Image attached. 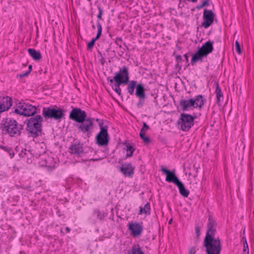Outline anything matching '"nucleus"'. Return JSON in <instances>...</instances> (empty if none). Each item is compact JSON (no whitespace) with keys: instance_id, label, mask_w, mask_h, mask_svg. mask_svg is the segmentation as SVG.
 I'll use <instances>...</instances> for the list:
<instances>
[{"instance_id":"obj_1","label":"nucleus","mask_w":254,"mask_h":254,"mask_svg":"<svg viewBox=\"0 0 254 254\" xmlns=\"http://www.w3.org/2000/svg\"><path fill=\"white\" fill-rule=\"evenodd\" d=\"M23 129V125L19 124L10 117L2 118L0 123V130L2 135H8L10 137L20 136Z\"/></svg>"},{"instance_id":"obj_2","label":"nucleus","mask_w":254,"mask_h":254,"mask_svg":"<svg viewBox=\"0 0 254 254\" xmlns=\"http://www.w3.org/2000/svg\"><path fill=\"white\" fill-rule=\"evenodd\" d=\"M26 130L28 132L29 136L36 138L42 135V123L43 119L41 115H36L26 120Z\"/></svg>"},{"instance_id":"obj_3","label":"nucleus","mask_w":254,"mask_h":254,"mask_svg":"<svg viewBox=\"0 0 254 254\" xmlns=\"http://www.w3.org/2000/svg\"><path fill=\"white\" fill-rule=\"evenodd\" d=\"M214 42L208 40L204 43L202 46L192 55L191 59V64L193 65L197 61L202 62L204 58H206L208 55L213 51Z\"/></svg>"},{"instance_id":"obj_4","label":"nucleus","mask_w":254,"mask_h":254,"mask_svg":"<svg viewBox=\"0 0 254 254\" xmlns=\"http://www.w3.org/2000/svg\"><path fill=\"white\" fill-rule=\"evenodd\" d=\"M203 246L206 249V254H220L222 246L218 237L204 238Z\"/></svg>"},{"instance_id":"obj_5","label":"nucleus","mask_w":254,"mask_h":254,"mask_svg":"<svg viewBox=\"0 0 254 254\" xmlns=\"http://www.w3.org/2000/svg\"><path fill=\"white\" fill-rule=\"evenodd\" d=\"M195 118V116L193 117L190 114L186 113L181 114L180 118L177 122L179 127L183 131H189L194 125V120Z\"/></svg>"},{"instance_id":"obj_6","label":"nucleus","mask_w":254,"mask_h":254,"mask_svg":"<svg viewBox=\"0 0 254 254\" xmlns=\"http://www.w3.org/2000/svg\"><path fill=\"white\" fill-rule=\"evenodd\" d=\"M43 116L45 119H54L61 121L64 118V114L61 108L45 107L43 109Z\"/></svg>"},{"instance_id":"obj_7","label":"nucleus","mask_w":254,"mask_h":254,"mask_svg":"<svg viewBox=\"0 0 254 254\" xmlns=\"http://www.w3.org/2000/svg\"><path fill=\"white\" fill-rule=\"evenodd\" d=\"M36 110L37 108L35 106L24 103L23 104L20 103L17 108L14 110V113L25 117H32L35 116Z\"/></svg>"},{"instance_id":"obj_8","label":"nucleus","mask_w":254,"mask_h":254,"mask_svg":"<svg viewBox=\"0 0 254 254\" xmlns=\"http://www.w3.org/2000/svg\"><path fill=\"white\" fill-rule=\"evenodd\" d=\"M108 81L111 83H113L114 80H117V82L121 81L126 85L129 81V72L128 68L126 66H124L121 68L119 71L116 73L113 78L108 77Z\"/></svg>"},{"instance_id":"obj_9","label":"nucleus","mask_w":254,"mask_h":254,"mask_svg":"<svg viewBox=\"0 0 254 254\" xmlns=\"http://www.w3.org/2000/svg\"><path fill=\"white\" fill-rule=\"evenodd\" d=\"M79 124L76 125L78 129L83 133H87V136H89L93 128V119L86 117L84 121Z\"/></svg>"},{"instance_id":"obj_10","label":"nucleus","mask_w":254,"mask_h":254,"mask_svg":"<svg viewBox=\"0 0 254 254\" xmlns=\"http://www.w3.org/2000/svg\"><path fill=\"white\" fill-rule=\"evenodd\" d=\"M86 117V112L78 108H73L69 115L70 120L78 123L84 121Z\"/></svg>"},{"instance_id":"obj_11","label":"nucleus","mask_w":254,"mask_h":254,"mask_svg":"<svg viewBox=\"0 0 254 254\" xmlns=\"http://www.w3.org/2000/svg\"><path fill=\"white\" fill-rule=\"evenodd\" d=\"M96 143L99 146H107L110 140V137L107 128H101L95 137Z\"/></svg>"},{"instance_id":"obj_12","label":"nucleus","mask_w":254,"mask_h":254,"mask_svg":"<svg viewBox=\"0 0 254 254\" xmlns=\"http://www.w3.org/2000/svg\"><path fill=\"white\" fill-rule=\"evenodd\" d=\"M216 222L211 216H209L207 224V231L204 238H215L216 233Z\"/></svg>"},{"instance_id":"obj_13","label":"nucleus","mask_w":254,"mask_h":254,"mask_svg":"<svg viewBox=\"0 0 254 254\" xmlns=\"http://www.w3.org/2000/svg\"><path fill=\"white\" fill-rule=\"evenodd\" d=\"M128 229L130 231L131 235L133 237H138L142 233L143 227V223L136 222H131L127 225Z\"/></svg>"},{"instance_id":"obj_14","label":"nucleus","mask_w":254,"mask_h":254,"mask_svg":"<svg viewBox=\"0 0 254 254\" xmlns=\"http://www.w3.org/2000/svg\"><path fill=\"white\" fill-rule=\"evenodd\" d=\"M215 15L211 10L205 9L203 13V22L201 26L205 28H208L213 22Z\"/></svg>"},{"instance_id":"obj_15","label":"nucleus","mask_w":254,"mask_h":254,"mask_svg":"<svg viewBox=\"0 0 254 254\" xmlns=\"http://www.w3.org/2000/svg\"><path fill=\"white\" fill-rule=\"evenodd\" d=\"M161 170L166 175V181L169 183H173L175 185L180 181L178 177L176 175L175 170H169L163 166L161 167Z\"/></svg>"},{"instance_id":"obj_16","label":"nucleus","mask_w":254,"mask_h":254,"mask_svg":"<svg viewBox=\"0 0 254 254\" xmlns=\"http://www.w3.org/2000/svg\"><path fill=\"white\" fill-rule=\"evenodd\" d=\"M180 106L183 111L193 110L195 108L196 104L193 100V98L190 99H182L179 101Z\"/></svg>"},{"instance_id":"obj_17","label":"nucleus","mask_w":254,"mask_h":254,"mask_svg":"<svg viewBox=\"0 0 254 254\" xmlns=\"http://www.w3.org/2000/svg\"><path fill=\"white\" fill-rule=\"evenodd\" d=\"M134 167L130 163L122 164L120 171L125 177L131 178L134 174Z\"/></svg>"},{"instance_id":"obj_18","label":"nucleus","mask_w":254,"mask_h":254,"mask_svg":"<svg viewBox=\"0 0 254 254\" xmlns=\"http://www.w3.org/2000/svg\"><path fill=\"white\" fill-rule=\"evenodd\" d=\"M69 150L71 154L79 157H80L84 153L83 144L80 143H75L71 144L69 147Z\"/></svg>"},{"instance_id":"obj_19","label":"nucleus","mask_w":254,"mask_h":254,"mask_svg":"<svg viewBox=\"0 0 254 254\" xmlns=\"http://www.w3.org/2000/svg\"><path fill=\"white\" fill-rule=\"evenodd\" d=\"M145 89L142 83H138L136 87L135 96L138 98H146Z\"/></svg>"},{"instance_id":"obj_20","label":"nucleus","mask_w":254,"mask_h":254,"mask_svg":"<svg viewBox=\"0 0 254 254\" xmlns=\"http://www.w3.org/2000/svg\"><path fill=\"white\" fill-rule=\"evenodd\" d=\"M28 52L34 61H38L42 59L41 53L35 49H28Z\"/></svg>"},{"instance_id":"obj_21","label":"nucleus","mask_w":254,"mask_h":254,"mask_svg":"<svg viewBox=\"0 0 254 254\" xmlns=\"http://www.w3.org/2000/svg\"><path fill=\"white\" fill-rule=\"evenodd\" d=\"M179 190L180 193L184 197H187L188 196L190 191L186 189L185 187L184 184L180 181L178 184L176 185Z\"/></svg>"},{"instance_id":"obj_22","label":"nucleus","mask_w":254,"mask_h":254,"mask_svg":"<svg viewBox=\"0 0 254 254\" xmlns=\"http://www.w3.org/2000/svg\"><path fill=\"white\" fill-rule=\"evenodd\" d=\"M127 254H144L141 248L138 244L132 246L130 250L127 251Z\"/></svg>"},{"instance_id":"obj_23","label":"nucleus","mask_w":254,"mask_h":254,"mask_svg":"<svg viewBox=\"0 0 254 254\" xmlns=\"http://www.w3.org/2000/svg\"><path fill=\"white\" fill-rule=\"evenodd\" d=\"M195 103V108H199V109H201L203 106L204 104L205 100L203 99V96L201 95H198L195 97V98L193 99Z\"/></svg>"},{"instance_id":"obj_24","label":"nucleus","mask_w":254,"mask_h":254,"mask_svg":"<svg viewBox=\"0 0 254 254\" xmlns=\"http://www.w3.org/2000/svg\"><path fill=\"white\" fill-rule=\"evenodd\" d=\"M216 89L215 92L216 94L217 103H220V101L223 99V95L218 82H215Z\"/></svg>"},{"instance_id":"obj_25","label":"nucleus","mask_w":254,"mask_h":254,"mask_svg":"<svg viewBox=\"0 0 254 254\" xmlns=\"http://www.w3.org/2000/svg\"><path fill=\"white\" fill-rule=\"evenodd\" d=\"M127 84V90L130 95H133L135 87L137 86V81L135 80H130Z\"/></svg>"},{"instance_id":"obj_26","label":"nucleus","mask_w":254,"mask_h":254,"mask_svg":"<svg viewBox=\"0 0 254 254\" xmlns=\"http://www.w3.org/2000/svg\"><path fill=\"white\" fill-rule=\"evenodd\" d=\"M139 209L138 214H142V213H144L146 215L150 214V205L149 202H147L144 205V207L140 206Z\"/></svg>"},{"instance_id":"obj_27","label":"nucleus","mask_w":254,"mask_h":254,"mask_svg":"<svg viewBox=\"0 0 254 254\" xmlns=\"http://www.w3.org/2000/svg\"><path fill=\"white\" fill-rule=\"evenodd\" d=\"M135 148L132 146L128 144L126 146V151L127 152L126 157H130L132 155L133 152L134 151Z\"/></svg>"},{"instance_id":"obj_28","label":"nucleus","mask_w":254,"mask_h":254,"mask_svg":"<svg viewBox=\"0 0 254 254\" xmlns=\"http://www.w3.org/2000/svg\"><path fill=\"white\" fill-rule=\"evenodd\" d=\"M0 148L7 152L11 158L14 155V152L13 151L11 147L3 145H0Z\"/></svg>"},{"instance_id":"obj_29","label":"nucleus","mask_w":254,"mask_h":254,"mask_svg":"<svg viewBox=\"0 0 254 254\" xmlns=\"http://www.w3.org/2000/svg\"><path fill=\"white\" fill-rule=\"evenodd\" d=\"M210 1V0H204L201 4L196 5V8L197 9H200L204 6L209 5Z\"/></svg>"},{"instance_id":"obj_30","label":"nucleus","mask_w":254,"mask_h":254,"mask_svg":"<svg viewBox=\"0 0 254 254\" xmlns=\"http://www.w3.org/2000/svg\"><path fill=\"white\" fill-rule=\"evenodd\" d=\"M139 98V101L137 102V103L136 104V106L138 108H140L143 106V105L144 103V100H145V98Z\"/></svg>"},{"instance_id":"obj_31","label":"nucleus","mask_w":254,"mask_h":254,"mask_svg":"<svg viewBox=\"0 0 254 254\" xmlns=\"http://www.w3.org/2000/svg\"><path fill=\"white\" fill-rule=\"evenodd\" d=\"M96 121L98 123V126L100 127V130L101 129L102 127L104 128H107V130H108L107 126H103L104 123H103V120H101L100 119H97Z\"/></svg>"},{"instance_id":"obj_32","label":"nucleus","mask_w":254,"mask_h":254,"mask_svg":"<svg viewBox=\"0 0 254 254\" xmlns=\"http://www.w3.org/2000/svg\"><path fill=\"white\" fill-rule=\"evenodd\" d=\"M235 49L236 52L239 54H241V46L239 42L238 41H236L235 42Z\"/></svg>"},{"instance_id":"obj_33","label":"nucleus","mask_w":254,"mask_h":254,"mask_svg":"<svg viewBox=\"0 0 254 254\" xmlns=\"http://www.w3.org/2000/svg\"><path fill=\"white\" fill-rule=\"evenodd\" d=\"M97 34L101 35L102 28L100 22L99 21L97 22Z\"/></svg>"},{"instance_id":"obj_34","label":"nucleus","mask_w":254,"mask_h":254,"mask_svg":"<svg viewBox=\"0 0 254 254\" xmlns=\"http://www.w3.org/2000/svg\"><path fill=\"white\" fill-rule=\"evenodd\" d=\"M98 9L99 10V13H98V14L97 15V18H98V21H99V20L102 19V14H103V9L99 6H98Z\"/></svg>"},{"instance_id":"obj_35","label":"nucleus","mask_w":254,"mask_h":254,"mask_svg":"<svg viewBox=\"0 0 254 254\" xmlns=\"http://www.w3.org/2000/svg\"><path fill=\"white\" fill-rule=\"evenodd\" d=\"M149 126L146 124V123L143 122V127L141 129L140 131L141 132H145L146 131L149 129Z\"/></svg>"},{"instance_id":"obj_36","label":"nucleus","mask_w":254,"mask_h":254,"mask_svg":"<svg viewBox=\"0 0 254 254\" xmlns=\"http://www.w3.org/2000/svg\"><path fill=\"white\" fill-rule=\"evenodd\" d=\"M243 252L244 253H247L249 254V248H248V245L247 243V242H246V243H244V244H243Z\"/></svg>"},{"instance_id":"obj_37","label":"nucleus","mask_w":254,"mask_h":254,"mask_svg":"<svg viewBox=\"0 0 254 254\" xmlns=\"http://www.w3.org/2000/svg\"><path fill=\"white\" fill-rule=\"evenodd\" d=\"M95 42L92 39L87 44V49L91 50L95 45Z\"/></svg>"},{"instance_id":"obj_38","label":"nucleus","mask_w":254,"mask_h":254,"mask_svg":"<svg viewBox=\"0 0 254 254\" xmlns=\"http://www.w3.org/2000/svg\"><path fill=\"white\" fill-rule=\"evenodd\" d=\"M195 234L196 238L198 239L200 235L199 227L197 226L195 227Z\"/></svg>"},{"instance_id":"obj_39","label":"nucleus","mask_w":254,"mask_h":254,"mask_svg":"<svg viewBox=\"0 0 254 254\" xmlns=\"http://www.w3.org/2000/svg\"><path fill=\"white\" fill-rule=\"evenodd\" d=\"M122 38L120 37H117L116 38V40L115 41V44L118 45L120 48H122V45L119 43V42H122Z\"/></svg>"},{"instance_id":"obj_40","label":"nucleus","mask_w":254,"mask_h":254,"mask_svg":"<svg viewBox=\"0 0 254 254\" xmlns=\"http://www.w3.org/2000/svg\"><path fill=\"white\" fill-rule=\"evenodd\" d=\"M115 81V84L113 87H114V88H120V86L122 84H124L123 83H122L121 81L117 82V80H114V82Z\"/></svg>"},{"instance_id":"obj_41","label":"nucleus","mask_w":254,"mask_h":254,"mask_svg":"<svg viewBox=\"0 0 254 254\" xmlns=\"http://www.w3.org/2000/svg\"><path fill=\"white\" fill-rule=\"evenodd\" d=\"M196 253L195 247H192L189 249V254H195Z\"/></svg>"},{"instance_id":"obj_42","label":"nucleus","mask_w":254,"mask_h":254,"mask_svg":"<svg viewBox=\"0 0 254 254\" xmlns=\"http://www.w3.org/2000/svg\"><path fill=\"white\" fill-rule=\"evenodd\" d=\"M29 71H27L26 72H24V73H21V74H20L19 75H18V76H19V77L20 78H22L24 76H27L29 74Z\"/></svg>"},{"instance_id":"obj_43","label":"nucleus","mask_w":254,"mask_h":254,"mask_svg":"<svg viewBox=\"0 0 254 254\" xmlns=\"http://www.w3.org/2000/svg\"><path fill=\"white\" fill-rule=\"evenodd\" d=\"M113 89L119 95H121V89L120 88H114V87H113Z\"/></svg>"},{"instance_id":"obj_44","label":"nucleus","mask_w":254,"mask_h":254,"mask_svg":"<svg viewBox=\"0 0 254 254\" xmlns=\"http://www.w3.org/2000/svg\"><path fill=\"white\" fill-rule=\"evenodd\" d=\"M94 212H95V213L97 214V217L99 219H102V216L101 215L100 212L99 211V210H95Z\"/></svg>"},{"instance_id":"obj_45","label":"nucleus","mask_w":254,"mask_h":254,"mask_svg":"<svg viewBox=\"0 0 254 254\" xmlns=\"http://www.w3.org/2000/svg\"><path fill=\"white\" fill-rule=\"evenodd\" d=\"M143 140L145 143H149L151 142L150 139L147 136L143 138Z\"/></svg>"},{"instance_id":"obj_46","label":"nucleus","mask_w":254,"mask_h":254,"mask_svg":"<svg viewBox=\"0 0 254 254\" xmlns=\"http://www.w3.org/2000/svg\"><path fill=\"white\" fill-rule=\"evenodd\" d=\"M176 61L178 63H179V62H181L182 61V56L181 55H177L176 57Z\"/></svg>"},{"instance_id":"obj_47","label":"nucleus","mask_w":254,"mask_h":254,"mask_svg":"<svg viewBox=\"0 0 254 254\" xmlns=\"http://www.w3.org/2000/svg\"><path fill=\"white\" fill-rule=\"evenodd\" d=\"M145 133L144 132H140L139 133V136L140 137V138L143 140V138H144L146 136H145Z\"/></svg>"},{"instance_id":"obj_48","label":"nucleus","mask_w":254,"mask_h":254,"mask_svg":"<svg viewBox=\"0 0 254 254\" xmlns=\"http://www.w3.org/2000/svg\"><path fill=\"white\" fill-rule=\"evenodd\" d=\"M145 133L144 132H140L139 133V136L140 137V138L143 140V138H144L146 136H145Z\"/></svg>"},{"instance_id":"obj_49","label":"nucleus","mask_w":254,"mask_h":254,"mask_svg":"<svg viewBox=\"0 0 254 254\" xmlns=\"http://www.w3.org/2000/svg\"><path fill=\"white\" fill-rule=\"evenodd\" d=\"M100 36H101V35L98 34L97 33L96 36L95 38H93L92 39V40L95 42L96 41H97L98 39H99Z\"/></svg>"},{"instance_id":"obj_50","label":"nucleus","mask_w":254,"mask_h":254,"mask_svg":"<svg viewBox=\"0 0 254 254\" xmlns=\"http://www.w3.org/2000/svg\"><path fill=\"white\" fill-rule=\"evenodd\" d=\"M184 57L185 58V60L187 62H188L189 61V56L188 54H186L184 55Z\"/></svg>"},{"instance_id":"obj_51","label":"nucleus","mask_w":254,"mask_h":254,"mask_svg":"<svg viewBox=\"0 0 254 254\" xmlns=\"http://www.w3.org/2000/svg\"><path fill=\"white\" fill-rule=\"evenodd\" d=\"M101 63L102 65H103L105 62V59L104 58H102L101 60Z\"/></svg>"},{"instance_id":"obj_52","label":"nucleus","mask_w":254,"mask_h":254,"mask_svg":"<svg viewBox=\"0 0 254 254\" xmlns=\"http://www.w3.org/2000/svg\"><path fill=\"white\" fill-rule=\"evenodd\" d=\"M242 241L243 242V244H244V243H246V242H247V239H246V237H243L242 238Z\"/></svg>"},{"instance_id":"obj_53","label":"nucleus","mask_w":254,"mask_h":254,"mask_svg":"<svg viewBox=\"0 0 254 254\" xmlns=\"http://www.w3.org/2000/svg\"><path fill=\"white\" fill-rule=\"evenodd\" d=\"M32 65H29V66H28V68H29V70H28V71H29V73H30L31 70H32Z\"/></svg>"},{"instance_id":"obj_54","label":"nucleus","mask_w":254,"mask_h":254,"mask_svg":"<svg viewBox=\"0 0 254 254\" xmlns=\"http://www.w3.org/2000/svg\"><path fill=\"white\" fill-rule=\"evenodd\" d=\"M65 231H66V232L67 233H69V232H70V228H69V227H66V228H65Z\"/></svg>"},{"instance_id":"obj_55","label":"nucleus","mask_w":254,"mask_h":254,"mask_svg":"<svg viewBox=\"0 0 254 254\" xmlns=\"http://www.w3.org/2000/svg\"><path fill=\"white\" fill-rule=\"evenodd\" d=\"M124 46L125 47L126 49L128 51L129 50L128 47H127V46L126 45V44L125 43H124Z\"/></svg>"},{"instance_id":"obj_56","label":"nucleus","mask_w":254,"mask_h":254,"mask_svg":"<svg viewBox=\"0 0 254 254\" xmlns=\"http://www.w3.org/2000/svg\"><path fill=\"white\" fill-rule=\"evenodd\" d=\"M172 219H170L169 221V222L168 223L169 224H171L172 223Z\"/></svg>"},{"instance_id":"obj_57","label":"nucleus","mask_w":254,"mask_h":254,"mask_svg":"<svg viewBox=\"0 0 254 254\" xmlns=\"http://www.w3.org/2000/svg\"><path fill=\"white\" fill-rule=\"evenodd\" d=\"M92 27L93 29H95V26L94 25H93Z\"/></svg>"},{"instance_id":"obj_58","label":"nucleus","mask_w":254,"mask_h":254,"mask_svg":"<svg viewBox=\"0 0 254 254\" xmlns=\"http://www.w3.org/2000/svg\"><path fill=\"white\" fill-rule=\"evenodd\" d=\"M244 254H247V253H244Z\"/></svg>"},{"instance_id":"obj_59","label":"nucleus","mask_w":254,"mask_h":254,"mask_svg":"<svg viewBox=\"0 0 254 254\" xmlns=\"http://www.w3.org/2000/svg\"><path fill=\"white\" fill-rule=\"evenodd\" d=\"M88 1H91V0H87Z\"/></svg>"}]
</instances>
